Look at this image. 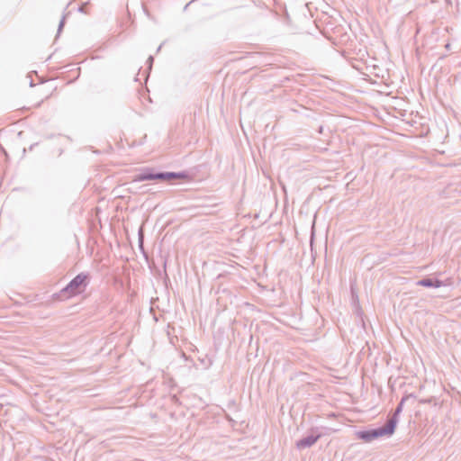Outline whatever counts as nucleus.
Returning a JSON list of instances; mask_svg holds the SVG:
<instances>
[{"mask_svg": "<svg viewBox=\"0 0 461 461\" xmlns=\"http://www.w3.org/2000/svg\"><path fill=\"white\" fill-rule=\"evenodd\" d=\"M395 428V420L388 419L384 426L367 430H361L358 431L357 435L358 438L365 442H371L380 437L392 435L394 432Z\"/></svg>", "mask_w": 461, "mask_h": 461, "instance_id": "nucleus-1", "label": "nucleus"}, {"mask_svg": "<svg viewBox=\"0 0 461 461\" xmlns=\"http://www.w3.org/2000/svg\"><path fill=\"white\" fill-rule=\"evenodd\" d=\"M184 177V173L153 172L151 168H146L141 173L134 176L133 182H143L151 180L172 181L175 179H180Z\"/></svg>", "mask_w": 461, "mask_h": 461, "instance_id": "nucleus-2", "label": "nucleus"}, {"mask_svg": "<svg viewBox=\"0 0 461 461\" xmlns=\"http://www.w3.org/2000/svg\"><path fill=\"white\" fill-rule=\"evenodd\" d=\"M90 282V276L88 273H80L76 276L62 290L61 294L66 297H72L74 295L83 293Z\"/></svg>", "mask_w": 461, "mask_h": 461, "instance_id": "nucleus-3", "label": "nucleus"}, {"mask_svg": "<svg viewBox=\"0 0 461 461\" xmlns=\"http://www.w3.org/2000/svg\"><path fill=\"white\" fill-rule=\"evenodd\" d=\"M321 436L322 434L319 431L318 428H312L311 429L310 435L301 438L296 442V447L298 449L310 447L313 446L318 441V439L321 438Z\"/></svg>", "mask_w": 461, "mask_h": 461, "instance_id": "nucleus-4", "label": "nucleus"}, {"mask_svg": "<svg viewBox=\"0 0 461 461\" xmlns=\"http://www.w3.org/2000/svg\"><path fill=\"white\" fill-rule=\"evenodd\" d=\"M417 285L438 288L443 285V282L438 279L423 278L417 282Z\"/></svg>", "mask_w": 461, "mask_h": 461, "instance_id": "nucleus-5", "label": "nucleus"}, {"mask_svg": "<svg viewBox=\"0 0 461 461\" xmlns=\"http://www.w3.org/2000/svg\"><path fill=\"white\" fill-rule=\"evenodd\" d=\"M409 396H404L402 398L401 402H399V404L397 405L393 414L392 417H390L389 419H394L395 421H396V424L398 423V416L400 415V413L402 412V408H403V404H404V402L407 400Z\"/></svg>", "mask_w": 461, "mask_h": 461, "instance_id": "nucleus-6", "label": "nucleus"}, {"mask_svg": "<svg viewBox=\"0 0 461 461\" xmlns=\"http://www.w3.org/2000/svg\"><path fill=\"white\" fill-rule=\"evenodd\" d=\"M64 23H65V16L62 17L59 24V29H58V33H59L64 26Z\"/></svg>", "mask_w": 461, "mask_h": 461, "instance_id": "nucleus-7", "label": "nucleus"}, {"mask_svg": "<svg viewBox=\"0 0 461 461\" xmlns=\"http://www.w3.org/2000/svg\"><path fill=\"white\" fill-rule=\"evenodd\" d=\"M148 61L149 63V68H151V65H152V62H153V57L152 56H149V58L148 59Z\"/></svg>", "mask_w": 461, "mask_h": 461, "instance_id": "nucleus-8", "label": "nucleus"}, {"mask_svg": "<svg viewBox=\"0 0 461 461\" xmlns=\"http://www.w3.org/2000/svg\"><path fill=\"white\" fill-rule=\"evenodd\" d=\"M319 131H320L321 133L322 132V127H321V126L320 127Z\"/></svg>", "mask_w": 461, "mask_h": 461, "instance_id": "nucleus-9", "label": "nucleus"}]
</instances>
